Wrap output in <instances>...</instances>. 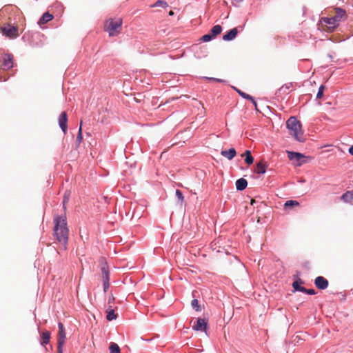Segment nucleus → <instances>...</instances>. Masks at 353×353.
Here are the masks:
<instances>
[{
	"mask_svg": "<svg viewBox=\"0 0 353 353\" xmlns=\"http://www.w3.org/2000/svg\"><path fill=\"white\" fill-rule=\"evenodd\" d=\"M54 234L57 240L63 244V250L67 249L69 230L65 216H57L54 219Z\"/></svg>",
	"mask_w": 353,
	"mask_h": 353,
	"instance_id": "f257e3e1",
	"label": "nucleus"
},
{
	"mask_svg": "<svg viewBox=\"0 0 353 353\" xmlns=\"http://www.w3.org/2000/svg\"><path fill=\"white\" fill-rule=\"evenodd\" d=\"M286 126L290 131V134L299 142L305 141V139L303 136V132L301 129V124L295 117H290L287 122Z\"/></svg>",
	"mask_w": 353,
	"mask_h": 353,
	"instance_id": "f03ea898",
	"label": "nucleus"
},
{
	"mask_svg": "<svg viewBox=\"0 0 353 353\" xmlns=\"http://www.w3.org/2000/svg\"><path fill=\"white\" fill-rule=\"evenodd\" d=\"M122 23L123 21L121 18L109 19L105 23V30L108 32L110 37L117 36L121 30Z\"/></svg>",
	"mask_w": 353,
	"mask_h": 353,
	"instance_id": "7ed1b4c3",
	"label": "nucleus"
},
{
	"mask_svg": "<svg viewBox=\"0 0 353 353\" xmlns=\"http://www.w3.org/2000/svg\"><path fill=\"white\" fill-rule=\"evenodd\" d=\"M336 21L332 17H323L320 20V25L324 31L333 32L338 26Z\"/></svg>",
	"mask_w": 353,
	"mask_h": 353,
	"instance_id": "20e7f679",
	"label": "nucleus"
},
{
	"mask_svg": "<svg viewBox=\"0 0 353 353\" xmlns=\"http://www.w3.org/2000/svg\"><path fill=\"white\" fill-rule=\"evenodd\" d=\"M0 67L5 70L13 67V56L12 54H3L0 59Z\"/></svg>",
	"mask_w": 353,
	"mask_h": 353,
	"instance_id": "39448f33",
	"label": "nucleus"
},
{
	"mask_svg": "<svg viewBox=\"0 0 353 353\" xmlns=\"http://www.w3.org/2000/svg\"><path fill=\"white\" fill-rule=\"evenodd\" d=\"M0 30L3 35L10 39L16 38L19 36L18 28L16 27L8 25L6 27H1Z\"/></svg>",
	"mask_w": 353,
	"mask_h": 353,
	"instance_id": "423d86ee",
	"label": "nucleus"
},
{
	"mask_svg": "<svg viewBox=\"0 0 353 353\" xmlns=\"http://www.w3.org/2000/svg\"><path fill=\"white\" fill-rule=\"evenodd\" d=\"M59 327V332L57 336V344L60 345H64L66 340V335L64 326L62 323L59 322L58 323Z\"/></svg>",
	"mask_w": 353,
	"mask_h": 353,
	"instance_id": "0eeeda50",
	"label": "nucleus"
},
{
	"mask_svg": "<svg viewBox=\"0 0 353 353\" xmlns=\"http://www.w3.org/2000/svg\"><path fill=\"white\" fill-rule=\"evenodd\" d=\"M208 327V321L205 319L199 318L192 325V328L196 331H206Z\"/></svg>",
	"mask_w": 353,
	"mask_h": 353,
	"instance_id": "6e6552de",
	"label": "nucleus"
},
{
	"mask_svg": "<svg viewBox=\"0 0 353 353\" xmlns=\"http://www.w3.org/2000/svg\"><path fill=\"white\" fill-rule=\"evenodd\" d=\"M314 284L317 288L325 290L328 286V281L323 276H317L314 280Z\"/></svg>",
	"mask_w": 353,
	"mask_h": 353,
	"instance_id": "1a4fd4ad",
	"label": "nucleus"
},
{
	"mask_svg": "<svg viewBox=\"0 0 353 353\" xmlns=\"http://www.w3.org/2000/svg\"><path fill=\"white\" fill-rule=\"evenodd\" d=\"M67 122H68V118H67V114L65 112H62L61 114L59 115V124L61 130L64 133L66 132L67 130Z\"/></svg>",
	"mask_w": 353,
	"mask_h": 353,
	"instance_id": "9d476101",
	"label": "nucleus"
},
{
	"mask_svg": "<svg viewBox=\"0 0 353 353\" xmlns=\"http://www.w3.org/2000/svg\"><path fill=\"white\" fill-rule=\"evenodd\" d=\"M335 11H336L335 15L333 17H331L332 18V19H334L336 21V22L339 26L340 21L342 19H345L346 18L345 17V10H343L341 8H336Z\"/></svg>",
	"mask_w": 353,
	"mask_h": 353,
	"instance_id": "9b49d317",
	"label": "nucleus"
},
{
	"mask_svg": "<svg viewBox=\"0 0 353 353\" xmlns=\"http://www.w3.org/2000/svg\"><path fill=\"white\" fill-rule=\"evenodd\" d=\"M292 84L291 83H287L281 86L276 92L277 97H280L282 94H288L292 91Z\"/></svg>",
	"mask_w": 353,
	"mask_h": 353,
	"instance_id": "f8f14e48",
	"label": "nucleus"
},
{
	"mask_svg": "<svg viewBox=\"0 0 353 353\" xmlns=\"http://www.w3.org/2000/svg\"><path fill=\"white\" fill-rule=\"evenodd\" d=\"M238 34V30L236 28H234L230 30L227 34L223 36V39L224 41H231L234 39Z\"/></svg>",
	"mask_w": 353,
	"mask_h": 353,
	"instance_id": "ddd939ff",
	"label": "nucleus"
},
{
	"mask_svg": "<svg viewBox=\"0 0 353 353\" xmlns=\"http://www.w3.org/2000/svg\"><path fill=\"white\" fill-rule=\"evenodd\" d=\"M53 19V15L50 14L48 12H45L41 19H39L38 24L40 26H42L43 25L47 23L50 21H51Z\"/></svg>",
	"mask_w": 353,
	"mask_h": 353,
	"instance_id": "4468645a",
	"label": "nucleus"
},
{
	"mask_svg": "<svg viewBox=\"0 0 353 353\" xmlns=\"http://www.w3.org/2000/svg\"><path fill=\"white\" fill-rule=\"evenodd\" d=\"M288 157L290 160L296 162L300 161L301 159L304 158L302 154L295 152H288Z\"/></svg>",
	"mask_w": 353,
	"mask_h": 353,
	"instance_id": "2eb2a0df",
	"label": "nucleus"
},
{
	"mask_svg": "<svg viewBox=\"0 0 353 353\" xmlns=\"http://www.w3.org/2000/svg\"><path fill=\"white\" fill-rule=\"evenodd\" d=\"M236 150L234 148H230L228 150H222L221 154L226 157L229 160H232L236 156Z\"/></svg>",
	"mask_w": 353,
	"mask_h": 353,
	"instance_id": "dca6fc26",
	"label": "nucleus"
},
{
	"mask_svg": "<svg viewBox=\"0 0 353 353\" xmlns=\"http://www.w3.org/2000/svg\"><path fill=\"white\" fill-rule=\"evenodd\" d=\"M267 165L263 161H260L256 163L254 172L257 174H264L266 171Z\"/></svg>",
	"mask_w": 353,
	"mask_h": 353,
	"instance_id": "f3484780",
	"label": "nucleus"
},
{
	"mask_svg": "<svg viewBox=\"0 0 353 353\" xmlns=\"http://www.w3.org/2000/svg\"><path fill=\"white\" fill-rule=\"evenodd\" d=\"M247 185H248V182L243 178H241L236 181V188L238 190L241 191V190H245L246 188Z\"/></svg>",
	"mask_w": 353,
	"mask_h": 353,
	"instance_id": "a211bd4d",
	"label": "nucleus"
},
{
	"mask_svg": "<svg viewBox=\"0 0 353 353\" xmlns=\"http://www.w3.org/2000/svg\"><path fill=\"white\" fill-rule=\"evenodd\" d=\"M50 339V332L49 331H44L41 334V344L42 345H46L49 343Z\"/></svg>",
	"mask_w": 353,
	"mask_h": 353,
	"instance_id": "6ab92c4d",
	"label": "nucleus"
},
{
	"mask_svg": "<svg viewBox=\"0 0 353 353\" xmlns=\"http://www.w3.org/2000/svg\"><path fill=\"white\" fill-rule=\"evenodd\" d=\"M302 283H303V281L301 279H298L292 283V287L294 288V290L303 292L304 291H306V288L299 285Z\"/></svg>",
	"mask_w": 353,
	"mask_h": 353,
	"instance_id": "aec40b11",
	"label": "nucleus"
},
{
	"mask_svg": "<svg viewBox=\"0 0 353 353\" xmlns=\"http://www.w3.org/2000/svg\"><path fill=\"white\" fill-rule=\"evenodd\" d=\"M241 157H245V162L247 164L251 165L253 163L254 158L252 157L250 150H246L243 154H241Z\"/></svg>",
	"mask_w": 353,
	"mask_h": 353,
	"instance_id": "412c9836",
	"label": "nucleus"
},
{
	"mask_svg": "<svg viewBox=\"0 0 353 353\" xmlns=\"http://www.w3.org/2000/svg\"><path fill=\"white\" fill-rule=\"evenodd\" d=\"M341 199L345 203H350L353 200V191H347Z\"/></svg>",
	"mask_w": 353,
	"mask_h": 353,
	"instance_id": "4be33fe9",
	"label": "nucleus"
},
{
	"mask_svg": "<svg viewBox=\"0 0 353 353\" xmlns=\"http://www.w3.org/2000/svg\"><path fill=\"white\" fill-rule=\"evenodd\" d=\"M236 90L242 97H243L244 99L250 100L252 102V103L254 105L255 108H256V102L252 96L242 92L240 90L236 89Z\"/></svg>",
	"mask_w": 353,
	"mask_h": 353,
	"instance_id": "5701e85b",
	"label": "nucleus"
},
{
	"mask_svg": "<svg viewBox=\"0 0 353 353\" xmlns=\"http://www.w3.org/2000/svg\"><path fill=\"white\" fill-rule=\"evenodd\" d=\"M222 31V28L220 25H216L213 26L210 30V33L212 34V36L214 38L219 35Z\"/></svg>",
	"mask_w": 353,
	"mask_h": 353,
	"instance_id": "b1692460",
	"label": "nucleus"
},
{
	"mask_svg": "<svg viewBox=\"0 0 353 353\" xmlns=\"http://www.w3.org/2000/svg\"><path fill=\"white\" fill-rule=\"evenodd\" d=\"M117 317V314H116L114 311V310L109 308L107 310V316L106 319L108 321H112L114 319H116Z\"/></svg>",
	"mask_w": 353,
	"mask_h": 353,
	"instance_id": "393cba45",
	"label": "nucleus"
},
{
	"mask_svg": "<svg viewBox=\"0 0 353 353\" xmlns=\"http://www.w3.org/2000/svg\"><path fill=\"white\" fill-rule=\"evenodd\" d=\"M176 196L178 199V203L180 205V206H182L183 202H184V196L183 195V193L181 190H176Z\"/></svg>",
	"mask_w": 353,
	"mask_h": 353,
	"instance_id": "a878e982",
	"label": "nucleus"
},
{
	"mask_svg": "<svg viewBox=\"0 0 353 353\" xmlns=\"http://www.w3.org/2000/svg\"><path fill=\"white\" fill-rule=\"evenodd\" d=\"M110 353H120V347L117 343H112L110 345Z\"/></svg>",
	"mask_w": 353,
	"mask_h": 353,
	"instance_id": "bb28decb",
	"label": "nucleus"
},
{
	"mask_svg": "<svg viewBox=\"0 0 353 353\" xmlns=\"http://www.w3.org/2000/svg\"><path fill=\"white\" fill-rule=\"evenodd\" d=\"M299 205V203L296 201L289 200L285 203L284 208L286 209L288 208H292L293 206H298Z\"/></svg>",
	"mask_w": 353,
	"mask_h": 353,
	"instance_id": "cd10ccee",
	"label": "nucleus"
},
{
	"mask_svg": "<svg viewBox=\"0 0 353 353\" xmlns=\"http://www.w3.org/2000/svg\"><path fill=\"white\" fill-rule=\"evenodd\" d=\"M168 5L167 2L164 1H161V0H159L154 4L151 6V7H163V8H166V7H168Z\"/></svg>",
	"mask_w": 353,
	"mask_h": 353,
	"instance_id": "c85d7f7f",
	"label": "nucleus"
},
{
	"mask_svg": "<svg viewBox=\"0 0 353 353\" xmlns=\"http://www.w3.org/2000/svg\"><path fill=\"white\" fill-rule=\"evenodd\" d=\"M192 307L196 310V311H200L201 310V306L199 304V301L197 299H194L191 302Z\"/></svg>",
	"mask_w": 353,
	"mask_h": 353,
	"instance_id": "c756f323",
	"label": "nucleus"
},
{
	"mask_svg": "<svg viewBox=\"0 0 353 353\" xmlns=\"http://www.w3.org/2000/svg\"><path fill=\"white\" fill-rule=\"evenodd\" d=\"M214 37L212 36V34L210 32L209 34H206L205 35H203L201 38V40L203 42H208L210 41H211L212 39H214Z\"/></svg>",
	"mask_w": 353,
	"mask_h": 353,
	"instance_id": "7c9ffc66",
	"label": "nucleus"
},
{
	"mask_svg": "<svg viewBox=\"0 0 353 353\" xmlns=\"http://www.w3.org/2000/svg\"><path fill=\"white\" fill-rule=\"evenodd\" d=\"M324 89H325V86L321 85L319 89L318 92H317L316 98L321 99L323 97Z\"/></svg>",
	"mask_w": 353,
	"mask_h": 353,
	"instance_id": "2f4dec72",
	"label": "nucleus"
},
{
	"mask_svg": "<svg viewBox=\"0 0 353 353\" xmlns=\"http://www.w3.org/2000/svg\"><path fill=\"white\" fill-rule=\"evenodd\" d=\"M82 139H83L82 128H81V125L80 128H79V132H78L77 137V141L79 143H81Z\"/></svg>",
	"mask_w": 353,
	"mask_h": 353,
	"instance_id": "473e14b6",
	"label": "nucleus"
},
{
	"mask_svg": "<svg viewBox=\"0 0 353 353\" xmlns=\"http://www.w3.org/2000/svg\"><path fill=\"white\" fill-rule=\"evenodd\" d=\"M303 292H305L307 293V294H310V295H313V294H316V292L314 289H306V291H304Z\"/></svg>",
	"mask_w": 353,
	"mask_h": 353,
	"instance_id": "72a5a7b5",
	"label": "nucleus"
},
{
	"mask_svg": "<svg viewBox=\"0 0 353 353\" xmlns=\"http://www.w3.org/2000/svg\"><path fill=\"white\" fill-rule=\"evenodd\" d=\"M103 277L104 279H105V280H107V281H108V280H109V272H108V270L106 271L105 272H104V274H103Z\"/></svg>",
	"mask_w": 353,
	"mask_h": 353,
	"instance_id": "f704fd0d",
	"label": "nucleus"
},
{
	"mask_svg": "<svg viewBox=\"0 0 353 353\" xmlns=\"http://www.w3.org/2000/svg\"><path fill=\"white\" fill-rule=\"evenodd\" d=\"M57 348H58V353H63V346L60 345L59 344H57Z\"/></svg>",
	"mask_w": 353,
	"mask_h": 353,
	"instance_id": "c9c22d12",
	"label": "nucleus"
},
{
	"mask_svg": "<svg viewBox=\"0 0 353 353\" xmlns=\"http://www.w3.org/2000/svg\"><path fill=\"white\" fill-rule=\"evenodd\" d=\"M106 271H108V270L105 264L103 267H101L102 274H104V272H105Z\"/></svg>",
	"mask_w": 353,
	"mask_h": 353,
	"instance_id": "e433bc0d",
	"label": "nucleus"
},
{
	"mask_svg": "<svg viewBox=\"0 0 353 353\" xmlns=\"http://www.w3.org/2000/svg\"><path fill=\"white\" fill-rule=\"evenodd\" d=\"M349 152L350 154L353 155V145H352L350 148H349Z\"/></svg>",
	"mask_w": 353,
	"mask_h": 353,
	"instance_id": "4c0bfd02",
	"label": "nucleus"
},
{
	"mask_svg": "<svg viewBox=\"0 0 353 353\" xmlns=\"http://www.w3.org/2000/svg\"><path fill=\"white\" fill-rule=\"evenodd\" d=\"M67 201H68V198L65 197V198L63 199V207H64V208H65V203H66Z\"/></svg>",
	"mask_w": 353,
	"mask_h": 353,
	"instance_id": "58836bf2",
	"label": "nucleus"
},
{
	"mask_svg": "<svg viewBox=\"0 0 353 353\" xmlns=\"http://www.w3.org/2000/svg\"><path fill=\"white\" fill-rule=\"evenodd\" d=\"M174 12H173V11H172V10H170V11L169 12V15H170V16H173V15H174Z\"/></svg>",
	"mask_w": 353,
	"mask_h": 353,
	"instance_id": "ea45409f",
	"label": "nucleus"
},
{
	"mask_svg": "<svg viewBox=\"0 0 353 353\" xmlns=\"http://www.w3.org/2000/svg\"><path fill=\"white\" fill-rule=\"evenodd\" d=\"M108 286V284H107V285H106V283H104V289L105 290V288H106Z\"/></svg>",
	"mask_w": 353,
	"mask_h": 353,
	"instance_id": "a19ab883",
	"label": "nucleus"
},
{
	"mask_svg": "<svg viewBox=\"0 0 353 353\" xmlns=\"http://www.w3.org/2000/svg\"><path fill=\"white\" fill-rule=\"evenodd\" d=\"M254 202H255V200L254 199H252L251 204L252 205Z\"/></svg>",
	"mask_w": 353,
	"mask_h": 353,
	"instance_id": "79ce46f5",
	"label": "nucleus"
},
{
	"mask_svg": "<svg viewBox=\"0 0 353 353\" xmlns=\"http://www.w3.org/2000/svg\"><path fill=\"white\" fill-rule=\"evenodd\" d=\"M236 1L239 2V3H241L242 2L243 0H235Z\"/></svg>",
	"mask_w": 353,
	"mask_h": 353,
	"instance_id": "37998d69",
	"label": "nucleus"
},
{
	"mask_svg": "<svg viewBox=\"0 0 353 353\" xmlns=\"http://www.w3.org/2000/svg\"><path fill=\"white\" fill-rule=\"evenodd\" d=\"M214 79L215 80V79ZM216 81H221V80H220V79H216Z\"/></svg>",
	"mask_w": 353,
	"mask_h": 353,
	"instance_id": "c03bdc74",
	"label": "nucleus"
}]
</instances>
